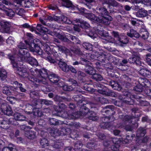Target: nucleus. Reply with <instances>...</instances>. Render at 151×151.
Wrapping results in <instances>:
<instances>
[{
	"mask_svg": "<svg viewBox=\"0 0 151 151\" xmlns=\"http://www.w3.org/2000/svg\"><path fill=\"white\" fill-rule=\"evenodd\" d=\"M102 122L100 124L101 128L106 129H108L111 127V122H110L109 117H103L101 118Z\"/></svg>",
	"mask_w": 151,
	"mask_h": 151,
	"instance_id": "2eb2a0df",
	"label": "nucleus"
},
{
	"mask_svg": "<svg viewBox=\"0 0 151 151\" xmlns=\"http://www.w3.org/2000/svg\"><path fill=\"white\" fill-rule=\"evenodd\" d=\"M96 87H99L101 89H98L97 91L99 93L107 96H111L113 97H116V95L114 92H110L109 90L103 85L99 83L95 84Z\"/></svg>",
	"mask_w": 151,
	"mask_h": 151,
	"instance_id": "9b49d317",
	"label": "nucleus"
},
{
	"mask_svg": "<svg viewBox=\"0 0 151 151\" xmlns=\"http://www.w3.org/2000/svg\"><path fill=\"white\" fill-rule=\"evenodd\" d=\"M139 73L142 76L150 78L151 75V72L147 68H140Z\"/></svg>",
	"mask_w": 151,
	"mask_h": 151,
	"instance_id": "c03bdc74",
	"label": "nucleus"
},
{
	"mask_svg": "<svg viewBox=\"0 0 151 151\" xmlns=\"http://www.w3.org/2000/svg\"><path fill=\"white\" fill-rule=\"evenodd\" d=\"M85 68V72L88 74L91 75V78L96 81H102L103 78L101 75L99 73H96V70L92 67H86Z\"/></svg>",
	"mask_w": 151,
	"mask_h": 151,
	"instance_id": "6e6552de",
	"label": "nucleus"
},
{
	"mask_svg": "<svg viewBox=\"0 0 151 151\" xmlns=\"http://www.w3.org/2000/svg\"><path fill=\"white\" fill-rule=\"evenodd\" d=\"M24 129L27 128L30 129L25 131V136L27 137L28 139H32L36 137V132L31 130L30 129H31V128L30 126L24 125Z\"/></svg>",
	"mask_w": 151,
	"mask_h": 151,
	"instance_id": "4be33fe9",
	"label": "nucleus"
},
{
	"mask_svg": "<svg viewBox=\"0 0 151 151\" xmlns=\"http://www.w3.org/2000/svg\"><path fill=\"white\" fill-rule=\"evenodd\" d=\"M99 146L97 145L93 141H91L88 142L86 145V147L89 149H91V151L92 150V151H100L101 149L99 147Z\"/></svg>",
	"mask_w": 151,
	"mask_h": 151,
	"instance_id": "bb28decb",
	"label": "nucleus"
},
{
	"mask_svg": "<svg viewBox=\"0 0 151 151\" xmlns=\"http://www.w3.org/2000/svg\"><path fill=\"white\" fill-rule=\"evenodd\" d=\"M7 73L6 71L3 69H0V78L2 81H4L6 78Z\"/></svg>",
	"mask_w": 151,
	"mask_h": 151,
	"instance_id": "680f3d73",
	"label": "nucleus"
},
{
	"mask_svg": "<svg viewBox=\"0 0 151 151\" xmlns=\"http://www.w3.org/2000/svg\"><path fill=\"white\" fill-rule=\"evenodd\" d=\"M42 129H39L40 130L38 129L39 131H36L39 134H40V135L42 138H49V134L46 131H45V130H43Z\"/></svg>",
	"mask_w": 151,
	"mask_h": 151,
	"instance_id": "bf43d9fd",
	"label": "nucleus"
},
{
	"mask_svg": "<svg viewBox=\"0 0 151 151\" xmlns=\"http://www.w3.org/2000/svg\"><path fill=\"white\" fill-rule=\"evenodd\" d=\"M66 37H67V39L68 40L67 42L70 41L75 44L79 43V40L76 36H74L69 34H67L66 35Z\"/></svg>",
	"mask_w": 151,
	"mask_h": 151,
	"instance_id": "72a5a7b5",
	"label": "nucleus"
},
{
	"mask_svg": "<svg viewBox=\"0 0 151 151\" xmlns=\"http://www.w3.org/2000/svg\"><path fill=\"white\" fill-rule=\"evenodd\" d=\"M52 88L50 85L42 86L41 87L42 90L45 93H47L52 91Z\"/></svg>",
	"mask_w": 151,
	"mask_h": 151,
	"instance_id": "774afa93",
	"label": "nucleus"
},
{
	"mask_svg": "<svg viewBox=\"0 0 151 151\" xmlns=\"http://www.w3.org/2000/svg\"><path fill=\"white\" fill-rule=\"evenodd\" d=\"M32 68H31L30 69V71L31 73H34L33 74L36 75L35 73V72L36 73H38L37 76L39 77H40L43 79H45V80H46L49 76V75L47 73V69L43 68L41 69L40 70L37 68H35L34 70L35 71H33Z\"/></svg>",
	"mask_w": 151,
	"mask_h": 151,
	"instance_id": "f8f14e48",
	"label": "nucleus"
},
{
	"mask_svg": "<svg viewBox=\"0 0 151 151\" xmlns=\"http://www.w3.org/2000/svg\"><path fill=\"white\" fill-rule=\"evenodd\" d=\"M127 35L128 36L131 38L135 37L138 38L139 37V33L133 29H131L130 30L129 32L127 33Z\"/></svg>",
	"mask_w": 151,
	"mask_h": 151,
	"instance_id": "de8ad7c7",
	"label": "nucleus"
},
{
	"mask_svg": "<svg viewBox=\"0 0 151 151\" xmlns=\"http://www.w3.org/2000/svg\"><path fill=\"white\" fill-rule=\"evenodd\" d=\"M42 129H39L40 130L38 129L39 131H36L39 134H40V135L42 138H49V134L46 131H45V130H43Z\"/></svg>",
	"mask_w": 151,
	"mask_h": 151,
	"instance_id": "052dcab7",
	"label": "nucleus"
},
{
	"mask_svg": "<svg viewBox=\"0 0 151 151\" xmlns=\"http://www.w3.org/2000/svg\"><path fill=\"white\" fill-rule=\"evenodd\" d=\"M19 49L17 58H14L12 56L8 55L9 58L11 60V63L13 66H22L25 63L23 62V60L26 58H29L30 54L28 50L26 49V45L24 43L21 42L17 45ZM25 66V65H24Z\"/></svg>",
	"mask_w": 151,
	"mask_h": 151,
	"instance_id": "f03ea898",
	"label": "nucleus"
},
{
	"mask_svg": "<svg viewBox=\"0 0 151 151\" xmlns=\"http://www.w3.org/2000/svg\"><path fill=\"white\" fill-rule=\"evenodd\" d=\"M50 129V131L49 132V134L52 137V139H51V141H52V142L53 143H51L52 145H51V146H52L51 148L53 149V148H57V149H59L61 148L62 147H63L64 145V143L63 142L61 141L62 139H61L60 140H59V139H60V138H59V137H60V136H63L62 135L60 134L58 136H55V137H54V136H52L51 134V132L55 131V132L57 131H59L58 129H53L51 128H49Z\"/></svg>",
	"mask_w": 151,
	"mask_h": 151,
	"instance_id": "423d86ee",
	"label": "nucleus"
},
{
	"mask_svg": "<svg viewBox=\"0 0 151 151\" xmlns=\"http://www.w3.org/2000/svg\"><path fill=\"white\" fill-rule=\"evenodd\" d=\"M73 98L76 102L77 107H79L80 108L79 111H81V107L86 106L88 105L87 103V101L85 100L84 97L81 95H75L73 96Z\"/></svg>",
	"mask_w": 151,
	"mask_h": 151,
	"instance_id": "9d476101",
	"label": "nucleus"
},
{
	"mask_svg": "<svg viewBox=\"0 0 151 151\" xmlns=\"http://www.w3.org/2000/svg\"><path fill=\"white\" fill-rule=\"evenodd\" d=\"M132 56L137 60V63L138 65H141V62L140 60V55L139 52H133L132 53Z\"/></svg>",
	"mask_w": 151,
	"mask_h": 151,
	"instance_id": "e2e57ef3",
	"label": "nucleus"
},
{
	"mask_svg": "<svg viewBox=\"0 0 151 151\" xmlns=\"http://www.w3.org/2000/svg\"><path fill=\"white\" fill-rule=\"evenodd\" d=\"M119 67L118 68L122 71L124 72H126V73L129 75H133L134 74V69L132 67Z\"/></svg>",
	"mask_w": 151,
	"mask_h": 151,
	"instance_id": "ea45409f",
	"label": "nucleus"
},
{
	"mask_svg": "<svg viewBox=\"0 0 151 151\" xmlns=\"http://www.w3.org/2000/svg\"><path fill=\"white\" fill-rule=\"evenodd\" d=\"M134 84H136L133 88V90L137 92H141L143 90L144 87H150L151 83L146 78H139L137 80H135Z\"/></svg>",
	"mask_w": 151,
	"mask_h": 151,
	"instance_id": "7ed1b4c3",
	"label": "nucleus"
},
{
	"mask_svg": "<svg viewBox=\"0 0 151 151\" xmlns=\"http://www.w3.org/2000/svg\"><path fill=\"white\" fill-rule=\"evenodd\" d=\"M2 112L8 116L12 115L13 113L12 108L7 103H2L0 106Z\"/></svg>",
	"mask_w": 151,
	"mask_h": 151,
	"instance_id": "4468645a",
	"label": "nucleus"
},
{
	"mask_svg": "<svg viewBox=\"0 0 151 151\" xmlns=\"http://www.w3.org/2000/svg\"><path fill=\"white\" fill-rule=\"evenodd\" d=\"M140 32L139 36H141L144 40L148 38V33L147 31H146L144 29H140Z\"/></svg>",
	"mask_w": 151,
	"mask_h": 151,
	"instance_id": "0e129e2a",
	"label": "nucleus"
},
{
	"mask_svg": "<svg viewBox=\"0 0 151 151\" xmlns=\"http://www.w3.org/2000/svg\"><path fill=\"white\" fill-rule=\"evenodd\" d=\"M148 15V14L147 11L145 10L137 12L136 14L137 17H144Z\"/></svg>",
	"mask_w": 151,
	"mask_h": 151,
	"instance_id": "5fc2aeb1",
	"label": "nucleus"
},
{
	"mask_svg": "<svg viewBox=\"0 0 151 151\" xmlns=\"http://www.w3.org/2000/svg\"><path fill=\"white\" fill-rule=\"evenodd\" d=\"M91 58L97 60L101 62H104L106 59V55L102 52L96 51L92 55Z\"/></svg>",
	"mask_w": 151,
	"mask_h": 151,
	"instance_id": "f3484780",
	"label": "nucleus"
},
{
	"mask_svg": "<svg viewBox=\"0 0 151 151\" xmlns=\"http://www.w3.org/2000/svg\"><path fill=\"white\" fill-rule=\"evenodd\" d=\"M13 67V68H16L17 70V73L20 76L24 77H26L25 74H27V69L26 67Z\"/></svg>",
	"mask_w": 151,
	"mask_h": 151,
	"instance_id": "c756f323",
	"label": "nucleus"
},
{
	"mask_svg": "<svg viewBox=\"0 0 151 151\" xmlns=\"http://www.w3.org/2000/svg\"><path fill=\"white\" fill-rule=\"evenodd\" d=\"M27 77L29 81L34 83L35 86L36 88L38 87L39 86L38 83L41 82V80L36 78L34 75H33L31 76H27Z\"/></svg>",
	"mask_w": 151,
	"mask_h": 151,
	"instance_id": "a19ab883",
	"label": "nucleus"
},
{
	"mask_svg": "<svg viewBox=\"0 0 151 151\" xmlns=\"http://www.w3.org/2000/svg\"><path fill=\"white\" fill-rule=\"evenodd\" d=\"M96 12L102 16H106L108 14V12L107 9L104 7L98 6L97 7L96 9Z\"/></svg>",
	"mask_w": 151,
	"mask_h": 151,
	"instance_id": "a18cd8bd",
	"label": "nucleus"
},
{
	"mask_svg": "<svg viewBox=\"0 0 151 151\" xmlns=\"http://www.w3.org/2000/svg\"><path fill=\"white\" fill-rule=\"evenodd\" d=\"M130 100H126V102L129 105H133L135 103L142 106H147L148 102L143 100L142 97L139 95L132 94Z\"/></svg>",
	"mask_w": 151,
	"mask_h": 151,
	"instance_id": "0eeeda50",
	"label": "nucleus"
},
{
	"mask_svg": "<svg viewBox=\"0 0 151 151\" xmlns=\"http://www.w3.org/2000/svg\"><path fill=\"white\" fill-rule=\"evenodd\" d=\"M35 107V108L33 114L35 116L37 117H41L43 115V112L42 111L41 108L42 107L36 102Z\"/></svg>",
	"mask_w": 151,
	"mask_h": 151,
	"instance_id": "393cba45",
	"label": "nucleus"
},
{
	"mask_svg": "<svg viewBox=\"0 0 151 151\" xmlns=\"http://www.w3.org/2000/svg\"><path fill=\"white\" fill-rule=\"evenodd\" d=\"M53 99L55 101H58L60 103L66 100L67 99L65 96H62L56 95L54 97Z\"/></svg>",
	"mask_w": 151,
	"mask_h": 151,
	"instance_id": "6e6d98bb",
	"label": "nucleus"
},
{
	"mask_svg": "<svg viewBox=\"0 0 151 151\" xmlns=\"http://www.w3.org/2000/svg\"><path fill=\"white\" fill-rule=\"evenodd\" d=\"M91 111L86 106H83L81 107V111H75L73 114H69L66 113L65 118L69 119H76L78 117H79L81 116H86L88 114V117L90 120L93 121H96L98 120V117L96 114L98 110L99 106L96 104H91L90 106Z\"/></svg>",
	"mask_w": 151,
	"mask_h": 151,
	"instance_id": "f257e3e1",
	"label": "nucleus"
},
{
	"mask_svg": "<svg viewBox=\"0 0 151 151\" xmlns=\"http://www.w3.org/2000/svg\"><path fill=\"white\" fill-rule=\"evenodd\" d=\"M149 137L147 136H145L143 138L139 137L135 139L136 143L140 144L141 143H146L148 141Z\"/></svg>",
	"mask_w": 151,
	"mask_h": 151,
	"instance_id": "864d4df0",
	"label": "nucleus"
},
{
	"mask_svg": "<svg viewBox=\"0 0 151 151\" xmlns=\"http://www.w3.org/2000/svg\"><path fill=\"white\" fill-rule=\"evenodd\" d=\"M107 84L111 86L114 90L120 91L122 89L121 85L116 81L110 80L108 82Z\"/></svg>",
	"mask_w": 151,
	"mask_h": 151,
	"instance_id": "b1692460",
	"label": "nucleus"
},
{
	"mask_svg": "<svg viewBox=\"0 0 151 151\" xmlns=\"http://www.w3.org/2000/svg\"><path fill=\"white\" fill-rule=\"evenodd\" d=\"M132 75H127L125 74L122 75L120 78L121 83L131 81H134L135 79L134 78H132Z\"/></svg>",
	"mask_w": 151,
	"mask_h": 151,
	"instance_id": "58836bf2",
	"label": "nucleus"
},
{
	"mask_svg": "<svg viewBox=\"0 0 151 151\" xmlns=\"http://www.w3.org/2000/svg\"><path fill=\"white\" fill-rule=\"evenodd\" d=\"M66 37H67V39L68 40L67 42L70 41L75 44L79 43V40L76 36H74L69 34H67L66 35Z\"/></svg>",
	"mask_w": 151,
	"mask_h": 151,
	"instance_id": "f704fd0d",
	"label": "nucleus"
},
{
	"mask_svg": "<svg viewBox=\"0 0 151 151\" xmlns=\"http://www.w3.org/2000/svg\"><path fill=\"white\" fill-rule=\"evenodd\" d=\"M122 91V95L125 96L124 98L127 99H128L127 100H130L132 96H132L133 94H132L128 90L126 89H124Z\"/></svg>",
	"mask_w": 151,
	"mask_h": 151,
	"instance_id": "13d9d810",
	"label": "nucleus"
},
{
	"mask_svg": "<svg viewBox=\"0 0 151 151\" xmlns=\"http://www.w3.org/2000/svg\"><path fill=\"white\" fill-rule=\"evenodd\" d=\"M67 108V106L65 105L63 102H60L58 106H55L54 109L57 113H61L63 111Z\"/></svg>",
	"mask_w": 151,
	"mask_h": 151,
	"instance_id": "2f4dec72",
	"label": "nucleus"
},
{
	"mask_svg": "<svg viewBox=\"0 0 151 151\" xmlns=\"http://www.w3.org/2000/svg\"><path fill=\"white\" fill-rule=\"evenodd\" d=\"M2 28L4 32L6 33H10L11 31L10 30L11 24L9 22H5L2 26Z\"/></svg>",
	"mask_w": 151,
	"mask_h": 151,
	"instance_id": "603ef678",
	"label": "nucleus"
},
{
	"mask_svg": "<svg viewBox=\"0 0 151 151\" xmlns=\"http://www.w3.org/2000/svg\"><path fill=\"white\" fill-rule=\"evenodd\" d=\"M94 100L96 102V103H94V104H96L98 105V103H101L102 104L107 103L108 101L107 99L103 97L99 96H96L94 97ZM93 103H91V104L90 106Z\"/></svg>",
	"mask_w": 151,
	"mask_h": 151,
	"instance_id": "7c9ffc66",
	"label": "nucleus"
},
{
	"mask_svg": "<svg viewBox=\"0 0 151 151\" xmlns=\"http://www.w3.org/2000/svg\"><path fill=\"white\" fill-rule=\"evenodd\" d=\"M123 86L127 89H130L133 84H134V81H131L121 83Z\"/></svg>",
	"mask_w": 151,
	"mask_h": 151,
	"instance_id": "69168bd1",
	"label": "nucleus"
},
{
	"mask_svg": "<svg viewBox=\"0 0 151 151\" xmlns=\"http://www.w3.org/2000/svg\"><path fill=\"white\" fill-rule=\"evenodd\" d=\"M60 134L64 136L69 135L71 138L75 140L79 136L76 132H72L71 129L70 128L66 127H62L60 131H57L56 132L53 131L51 132V134L54 136V137L58 136Z\"/></svg>",
	"mask_w": 151,
	"mask_h": 151,
	"instance_id": "20e7f679",
	"label": "nucleus"
},
{
	"mask_svg": "<svg viewBox=\"0 0 151 151\" xmlns=\"http://www.w3.org/2000/svg\"><path fill=\"white\" fill-rule=\"evenodd\" d=\"M45 124V122L43 119H39L38 121V125L35 127V131H39L38 129L40 130L39 129H42L44 127Z\"/></svg>",
	"mask_w": 151,
	"mask_h": 151,
	"instance_id": "09e8293b",
	"label": "nucleus"
},
{
	"mask_svg": "<svg viewBox=\"0 0 151 151\" xmlns=\"http://www.w3.org/2000/svg\"><path fill=\"white\" fill-rule=\"evenodd\" d=\"M81 9V12L86 14V16L87 18L92 21L98 22L99 17H97L92 13H87L86 12V9L84 8H82Z\"/></svg>",
	"mask_w": 151,
	"mask_h": 151,
	"instance_id": "a878e982",
	"label": "nucleus"
},
{
	"mask_svg": "<svg viewBox=\"0 0 151 151\" xmlns=\"http://www.w3.org/2000/svg\"><path fill=\"white\" fill-rule=\"evenodd\" d=\"M14 117L17 120L20 121H24L27 119L25 116L17 112H15L14 114Z\"/></svg>",
	"mask_w": 151,
	"mask_h": 151,
	"instance_id": "49530a36",
	"label": "nucleus"
},
{
	"mask_svg": "<svg viewBox=\"0 0 151 151\" xmlns=\"http://www.w3.org/2000/svg\"><path fill=\"white\" fill-rule=\"evenodd\" d=\"M104 3L105 4L111 5L115 7L122 6L119 3H118L115 0H103Z\"/></svg>",
	"mask_w": 151,
	"mask_h": 151,
	"instance_id": "37998d69",
	"label": "nucleus"
},
{
	"mask_svg": "<svg viewBox=\"0 0 151 151\" xmlns=\"http://www.w3.org/2000/svg\"><path fill=\"white\" fill-rule=\"evenodd\" d=\"M45 19L50 21L54 20L60 23H65L68 24H70L73 23L74 24L75 21H73L64 15H61L60 17H58L52 15V16L46 15Z\"/></svg>",
	"mask_w": 151,
	"mask_h": 151,
	"instance_id": "39448f33",
	"label": "nucleus"
},
{
	"mask_svg": "<svg viewBox=\"0 0 151 151\" xmlns=\"http://www.w3.org/2000/svg\"><path fill=\"white\" fill-rule=\"evenodd\" d=\"M12 84H15L17 86L16 88H19L20 91L23 92H25L27 91L26 89L25 88L24 86L22 84L19 83L17 81L13 82L11 83Z\"/></svg>",
	"mask_w": 151,
	"mask_h": 151,
	"instance_id": "8fccbe9b",
	"label": "nucleus"
},
{
	"mask_svg": "<svg viewBox=\"0 0 151 151\" xmlns=\"http://www.w3.org/2000/svg\"><path fill=\"white\" fill-rule=\"evenodd\" d=\"M96 33H98L100 35L105 37V40L111 42L114 40V39L111 37V36L108 35V33L107 32L105 33L103 29H101L99 30Z\"/></svg>",
	"mask_w": 151,
	"mask_h": 151,
	"instance_id": "c85d7f7f",
	"label": "nucleus"
},
{
	"mask_svg": "<svg viewBox=\"0 0 151 151\" xmlns=\"http://www.w3.org/2000/svg\"><path fill=\"white\" fill-rule=\"evenodd\" d=\"M37 100V103H38V104L40 105L42 107V106L43 105L48 106L50 105H52L53 104V102L52 101L46 99H39Z\"/></svg>",
	"mask_w": 151,
	"mask_h": 151,
	"instance_id": "79ce46f5",
	"label": "nucleus"
},
{
	"mask_svg": "<svg viewBox=\"0 0 151 151\" xmlns=\"http://www.w3.org/2000/svg\"><path fill=\"white\" fill-rule=\"evenodd\" d=\"M74 21H75V25H79V23H80L81 24V27L82 28L86 29L90 27V25L88 23L82 19H76V20Z\"/></svg>",
	"mask_w": 151,
	"mask_h": 151,
	"instance_id": "cd10ccee",
	"label": "nucleus"
},
{
	"mask_svg": "<svg viewBox=\"0 0 151 151\" xmlns=\"http://www.w3.org/2000/svg\"><path fill=\"white\" fill-rule=\"evenodd\" d=\"M66 113H67L69 114H73V113L69 114L67 112L66 113H64V114H62V116L65 119H68V121L69 120H70V121H67V124H66L68 125V126L70 127H74L76 128H78V127H80V126L81 125V124L79 122H75L72 119H69L68 118H65V116H66L65 114ZM78 117L76 119H77Z\"/></svg>",
	"mask_w": 151,
	"mask_h": 151,
	"instance_id": "a211bd4d",
	"label": "nucleus"
},
{
	"mask_svg": "<svg viewBox=\"0 0 151 151\" xmlns=\"http://www.w3.org/2000/svg\"><path fill=\"white\" fill-rule=\"evenodd\" d=\"M135 135L131 133H128L126 134L125 138H119L122 143L127 144L132 141L134 138H135Z\"/></svg>",
	"mask_w": 151,
	"mask_h": 151,
	"instance_id": "412c9836",
	"label": "nucleus"
},
{
	"mask_svg": "<svg viewBox=\"0 0 151 151\" xmlns=\"http://www.w3.org/2000/svg\"><path fill=\"white\" fill-rule=\"evenodd\" d=\"M101 113L104 115H107L104 117H109L110 119L115 113L114 106L112 105H107L104 107L101 110Z\"/></svg>",
	"mask_w": 151,
	"mask_h": 151,
	"instance_id": "ddd939ff",
	"label": "nucleus"
},
{
	"mask_svg": "<svg viewBox=\"0 0 151 151\" xmlns=\"http://www.w3.org/2000/svg\"><path fill=\"white\" fill-rule=\"evenodd\" d=\"M12 88L13 87L11 86H4L2 88V92L4 94L7 96L13 95L11 91Z\"/></svg>",
	"mask_w": 151,
	"mask_h": 151,
	"instance_id": "e433bc0d",
	"label": "nucleus"
},
{
	"mask_svg": "<svg viewBox=\"0 0 151 151\" xmlns=\"http://www.w3.org/2000/svg\"><path fill=\"white\" fill-rule=\"evenodd\" d=\"M62 5L67 8L72 7L73 4L72 2L69 0H61Z\"/></svg>",
	"mask_w": 151,
	"mask_h": 151,
	"instance_id": "4d7b16f0",
	"label": "nucleus"
},
{
	"mask_svg": "<svg viewBox=\"0 0 151 151\" xmlns=\"http://www.w3.org/2000/svg\"><path fill=\"white\" fill-rule=\"evenodd\" d=\"M29 49L31 52H35L39 55H41L42 58H46V57L44 56V54L40 46L38 45L37 40H32L29 45Z\"/></svg>",
	"mask_w": 151,
	"mask_h": 151,
	"instance_id": "1a4fd4ad",
	"label": "nucleus"
},
{
	"mask_svg": "<svg viewBox=\"0 0 151 151\" xmlns=\"http://www.w3.org/2000/svg\"><path fill=\"white\" fill-rule=\"evenodd\" d=\"M58 86L60 87H62L63 89L65 91H71L73 90L74 87L70 85L68 86L67 84H65L64 85L60 86V83L58 84Z\"/></svg>",
	"mask_w": 151,
	"mask_h": 151,
	"instance_id": "338daca9",
	"label": "nucleus"
},
{
	"mask_svg": "<svg viewBox=\"0 0 151 151\" xmlns=\"http://www.w3.org/2000/svg\"><path fill=\"white\" fill-rule=\"evenodd\" d=\"M37 102V100H34L32 102L31 104H28L26 105L25 108V112L27 114H33V112L35 107L36 102Z\"/></svg>",
	"mask_w": 151,
	"mask_h": 151,
	"instance_id": "aec40b11",
	"label": "nucleus"
},
{
	"mask_svg": "<svg viewBox=\"0 0 151 151\" xmlns=\"http://www.w3.org/2000/svg\"><path fill=\"white\" fill-rule=\"evenodd\" d=\"M81 60L79 62L76 61L73 63V65H78L81 64L86 66H91V64L89 61L83 58H81Z\"/></svg>",
	"mask_w": 151,
	"mask_h": 151,
	"instance_id": "c9c22d12",
	"label": "nucleus"
},
{
	"mask_svg": "<svg viewBox=\"0 0 151 151\" xmlns=\"http://www.w3.org/2000/svg\"><path fill=\"white\" fill-rule=\"evenodd\" d=\"M47 79H48L51 83H57L60 80L59 76L53 73L49 75V76Z\"/></svg>",
	"mask_w": 151,
	"mask_h": 151,
	"instance_id": "473e14b6",
	"label": "nucleus"
},
{
	"mask_svg": "<svg viewBox=\"0 0 151 151\" xmlns=\"http://www.w3.org/2000/svg\"><path fill=\"white\" fill-rule=\"evenodd\" d=\"M52 138H42L40 139V144L42 148H46V149L48 150H51V145H49V143H51L52 141Z\"/></svg>",
	"mask_w": 151,
	"mask_h": 151,
	"instance_id": "dca6fc26",
	"label": "nucleus"
},
{
	"mask_svg": "<svg viewBox=\"0 0 151 151\" xmlns=\"http://www.w3.org/2000/svg\"><path fill=\"white\" fill-rule=\"evenodd\" d=\"M112 19L111 17L107 14L105 16H102L99 17L98 22L108 25L109 24Z\"/></svg>",
	"mask_w": 151,
	"mask_h": 151,
	"instance_id": "5701e85b",
	"label": "nucleus"
},
{
	"mask_svg": "<svg viewBox=\"0 0 151 151\" xmlns=\"http://www.w3.org/2000/svg\"><path fill=\"white\" fill-rule=\"evenodd\" d=\"M0 127L5 129H7L9 128V126L8 124L7 119L0 120Z\"/></svg>",
	"mask_w": 151,
	"mask_h": 151,
	"instance_id": "3c124183",
	"label": "nucleus"
},
{
	"mask_svg": "<svg viewBox=\"0 0 151 151\" xmlns=\"http://www.w3.org/2000/svg\"><path fill=\"white\" fill-rule=\"evenodd\" d=\"M112 141L114 144L110 145L111 150L114 151H117L119 150V148L120 147V145L122 142L119 138L114 137L112 138Z\"/></svg>",
	"mask_w": 151,
	"mask_h": 151,
	"instance_id": "6ab92c4d",
	"label": "nucleus"
},
{
	"mask_svg": "<svg viewBox=\"0 0 151 151\" xmlns=\"http://www.w3.org/2000/svg\"><path fill=\"white\" fill-rule=\"evenodd\" d=\"M146 131L145 128L142 127H140L138 129L137 131L135 139L144 137L146 134Z\"/></svg>",
	"mask_w": 151,
	"mask_h": 151,
	"instance_id": "4c0bfd02",
	"label": "nucleus"
}]
</instances>
